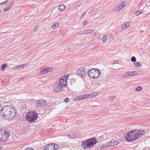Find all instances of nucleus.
<instances>
[{"instance_id": "obj_1", "label": "nucleus", "mask_w": 150, "mask_h": 150, "mask_svg": "<svg viewBox=\"0 0 150 150\" xmlns=\"http://www.w3.org/2000/svg\"><path fill=\"white\" fill-rule=\"evenodd\" d=\"M16 111L10 106H6L1 110V115L9 120L13 119L16 115Z\"/></svg>"}, {"instance_id": "obj_2", "label": "nucleus", "mask_w": 150, "mask_h": 150, "mask_svg": "<svg viewBox=\"0 0 150 150\" xmlns=\"http://www.w3.org/2000/svg\"><path fill=\"white\" fill-rule=\"evenodd\" d=\"M144 133L143 130H132L127 133L125 138L128 142H132L139 139L140 135H142Z\"/></svg>"}, {"instance_id": "obj_3", "label": "nucleus", "mask_w": 150, "mask_h": 150, "mask_svg": "<svg viewBox=\"0 0 150 150\" xmlns=\"http://www.w3.org/2000/svg\"><path fill=\"white\" fill-rule=\"evenodd\" d=\"M97 143L96 139L93 137L83 141L81 146L83 149H88L93 147Z\"/></svg>"}, {"instance_id": "obj_4", "label": "nucleus", "mask_w": 150, "mask_h": 150, "mask_svg": "<svg viewBox=\"0 0 150 150\" xmlns=\"http://www.w3.org/2000/svg\"><path fill=\"white\" fill-rule=\"evenodd\" d=\"M66 88V87L64 88L62 84L59 83L55 84L53 86V89L55 93L64 95L67 93V91L65 90Z\"/></svg>"}, {"instance_id": "obj_5", "label": "nucleus", "mask_w": 150, "mask_h": 150, "mask_svg": "<svg viewBox=\"0 0 150 150\" xmlns=\"http://www.w3.org/2000/svg\"><path fill=\"white\" fill-rule=\"evenodd\" d=\"M88 74L92 78L97 79L100 76V72L98 69L92 68L88 71Z\"/></svg>"}, {"instance_id": "obj_6", "label": "nucleus", "mask_w": 150, "mask_h": 150, "mask_svg": "<svg viewBox=\"0 0 150 150\" xmlns=\"http://www.w3.org/2000/svg\"><path fill=\"white\" fill-rule=\"evenodd\" d=\"M38 115V114L35 112H30L27 114L25 117L28 122H32L37 120Z\"/></svg>"}, {"instance_id": "obj_7", "label": "nucleus", "mask_w": 150, "mask_h": 150, "mask_svg": "<svg viewBox=\"0 0 150 150\" xmlns=\"http://www.w3.org/2000/svg\"><path fill=\"white\" fill-rule=\"evenodd\" d=\"M10 135V133L0 130V142H6Z\"/></svg>"}, {"instance_id": "obj_8", "label": "nucleus", "mask_w": 150, "mask_h": 150, "mask_svg": "<svg viewBox=\"0 0 150 150\" xmlns=\"http://www.w3.org/2000/svg\"><path fill=\"white\" fill-rule=\"evenodd\" d=\"M68 76H62L59 80V83L62 84L64 88H65L67 86V81L68 78Z\"/></svg>"}, {"instance_id": "obj_9", "label": "nucleus", "mask_w": 150, "mask_h": 150, "mask_svg": "<svg viewBox=\"0 0 150 150\" xmlns=\"http://www.w3.org/2000/svg\"><path fill=\"white\" fill-rule=\"evenodd\" d=\"M47 101L41 99L38 100L36 102V106L38 108L44 107L46 105Z\"/></svg>"}, {"instance_id": "obj_10", "label": "nucleus", "mask_w": 150, "mask_h": 150, "mask_svg": "<svg viewBox=\"0 0 150 150\" xmlns=\"http://www.w3.org/2000/svg\"><path fill=\"white\" fill-rule=\"evenodd\" d=\"M76 73L78 75L82 78L85 77L86 75L85 70L83 69L78 70L76 71Z\"/></svg>"}, {"instance_id": "obj_11", "label": "nucleus", "mask_w": 150, "mask_h": 150, "mask_svg": "<svg viewBox=\"0 0 150 150\" xmlns=\"http://www.w3.org/2000/svg\"><path fill=\"white\" fill-rule=\"evenodd\" d=\"M138 74V72L137 71H129L126 72L125 73H124L125 75L131 76L137 75Z\"/></svg>"}, {"instance_id": "obj_12", "label": "nucleus", "mask_w": 150, "mask_h": 150, "mask_svg": "<svg viewBox=\"0 0 150 150\" xmlns=\"http://www.w3.org/2000/svg\"><path fill=\"white\" fill-rule=\"evenodd\" d=\"M53 143L49 144L45 146V150H54Z\"/></svg>"}, {"instance_id": "obj_13", "label": "nucleus", "mask_w": 150, "mask_h": 150, "mask_svg": "<svg viewBox=\"0 0 150 150\" xmlns=\"http://www.w3.org/2000/svg\"><path fill=\"white\" fill-rule=\"evenodd\" d=\"M13 4L14 3L13 2H11L7 7L4 8V11H6L12 8Z\"/></svg>"}, {"instance_id": "obj_14", "label": "nucleus", "mask_w": 150, "mask_h": 150, "mask_svg": "<svg viewBox=\"0 0 150 150\" xmlns=\"http://www.w3.org/2000/svg\"><path fill=\"white\" fill-rule=\"evenodd\" d=\"M125 2H123L122 3L120 4L117 8V10L118 11H120L123 8L125 7V4L124 3Z\"/></svg>"}, {"instance_id": "obj_15", "label": "nucleus", "mask_w": 150, "mask_h": 150, "mask_svg": "<svg viewBox=\"0 0 150 150\" xmlns=\"http://www.w3.org/2000/svg\"><path fill=\"white\" fill-rule=\"evenodd\" d=\"M24 65V64H22L19 66H17L15 67L12 68V69L17 70H20L22 69H24V67H23V66Z\"/></svg>"}, {"instance_id": "obj_16", "label": "nucleus", "mask_w": 150, "mask_h": 150, "mask_svg": "<svg viewBox=\"0 0 150 150\" xmlns=\"http://www.w3.org/2000/svg\"><path fill=\"white\" fill-rule=\"evenodd\" d=\"M66 8V6L63 4H62L59 5V11H62L64 10Z\"/></svg>"}, {"instance_id": "obj_17", "label": "nucleus", "mask_w": 150, "mask_h": 150, "mask_svg": "<svg viewBox=\"0 0 150 150\" xmlns=\"http://www.w3.org/2000/svg\"><path fill=\"white\" fill-rule=\"evenodd\" d=\"M59 23H55L53 24L51 28L52 29H54L56 28L59 25Z\"/></svg>"}, {"instance_id": "obj_18", "label": "nucleus", "mask_w": 150, "mask_h": 150, "mask_svg": "<svg viewBox=\"0 0 150 150\" xmlns=\"http://www.w3.org/2000/svg\"><path fill=\"white\" fill-rule=\"evenodd\" d=\"M87 97L88 96H87L86 95H83L78 96V99L79 100H81L83 99L86 98H87Z\"/></svg>"}, {"instance_id": "obj_19", "label": "nucleus", "mask_w": 150, "mask_h": 150, "mask_svg": "<svg viewBox=\"0 0 150 150\" xmlns=\"http://www.w3.org/2000/svg\"><path fill=\"white\" fill-rule=\"evenodd\" d=\"M93 31V30H86L83 33L85 34H89L91 33H92Z\"/></svg>"}, {"instance_id": "obj_20", "label": "nucleus", "mask_w": 150, "mask_h": 150, "mask_svg": "<svg viewBox=\"0 0 150 150\" xmlns=\"http://www.w3.org/2000/svg\"><path fill=\"white\" fill-rule=\"evenodd\" d=\"M106 144L107 145V146L108 147L114 146V145H113V142L112 141H111L110 142H108Z\"/></svg>"}, {"instance_id": "obj_21", "label": "nucleus", "mask_w": 150, "mask_h": 150, "mask_svg": "<svg viewBox=\"0 0 150 150\" xmlns=\"http://www.w3.org/2000/svg\"><path fill=\"white\" fill-rule=\"evenodd\" d=\"M129 24L128 23H127L123 25L122 26V28L123 29H126L129 26Z\"/></svg>"}, {"instance_id": "obj_22", "label": "nucleus", "mask_w": 150, "mask_h": 150, "mask_svg": "<svg viewBox=\"0 0 150 150\" xmlns=\"http://www.w3.org/2000/svg\"><path fill=\"white\" fill-rule=\"evenodd\" d=\"M107 36L106 35H104L102 38V41L103 43H105L107 39Z\"/></svg>"}, {"instance_id": "obj_23", "label": "nucleus", "mask_w": 150, "mask_h": 150, "mask_svg": "<svg viewBox=\"0 0 150 150\" xmlns=\"http://www.w3.org/2000/svg\"><path fill=\"white\" fill-rule=\"evenodd\" d=\"M40 73L41 74H44L47 73L46 69L40 70Z\"/></svg>"}, {"instance_id": "obj_24", "label": "nucleus", "mask_w": 150, "mask_h": 150, "mask_svg": "<svg viewBox=\"0 0 150 150\" xmlns=\"http://www.w3.org/2000/svg\"><path fill=\"white\" fill-rule=\"evenodd\" d=\"M1 66L2 67V70H4L5 69V68L7 67V64L6 63L4 64H3L1 65Z\"/></svg>"}, {"instance_id": "obj_25", "label": "nucleus", "mask_w": 150, "mask_h": 150, "mask_svg": "<svg viewBox=\"0 0 150 150\" xmlns=\"http://www.w3.org/2000/svg\"><path fill=\"white\" fill-rule=\"evenodd\" d=\"M47 73L50 72L52 71L53 70V68L52 67H49L46 68Z\"/></svg>"}, {"instance_id": "obj_26", "label": "nucleus", "mask_w": 150, "mask_h": 150, "mask_svg": "<svg viewBox=\"0 0 150 150\" xmlns=\"http://www.w3.org/2000/svg\"><path fill=\"white\" fill-rule=\"evenodd\" d=\"M107 147H108L107 146V144L102 145L100 146V148L101 149H105Z\"/></svg>"}, {"instance_id": "obj_27", "label": "nucleus", "mask_w": 150, "mask_h": 150, "mask_svg": "<svg viewBox=\"0 0 150 150\" xmlns=\"http://www.w3.org/2000/svg\"><path fill=\"white\" fill-rule=\"evenodd\" d=\"M143 13V11L140 12L139 11H137L134 13V14L136 16H138L140 14Z\"/></svg>"}, {"instance_id": "obj_28", "label": "nucleus", "mask_w": 150, "mask_h": 150, "mask_svg": "<svg viewBox=\"0 0 150 150\" xmlns=\"http://www.w3.org/2000/svg\"><path fill=\"white\" fill-rule=\"evenodd\" d=\"M135 64L136 66H137L138 67H140L141 66V64L139 62H136L134 63Z\"/></svg>"}, {"instance_id": "obj_29", "label": "nucleus", "mask_w": 150, "mask_h": 150, "mask_svg": "<svg viewBox=\"0 0 150 150\" xmlns=\"http://www.w3.org/2000/svg\"><path fill=\"white\" fill-rule=\"evenodd\" d=\"M131 60L132 62H134L136 61V59L133 56L131 58Z\"/></svg>"}, {"instance_id": "obj_30", "label": "nucleus", "mask_w": 150, "mask_h": 150, "mask_svg": "<svg viewBox=\"0 0 150 150\" xmlns=\"http://www.w3.org/2000/svg\"><path fill=\"white\" fill-rule=\"evenodd\" d=\"M54 145V150H57L59 148V146L58 145H55V144H53Z\"/></svg>"}, {"instance_id": "obj_31", "label": "nucleus", "mask_w": 150, "mask_h": 150, "mask_svg": "<svg viewBox=\"0 0 150 150\" xmlns=\"http://www.w3.org/2000/svg\"><path fill=\"white\" fill-rule=\"evenodd\" d=\"M142 89V87L140 86H138L137 87V88H136V90L137 91H141Z\"/></svg>"}, {"instance_id": "obj_32", "label": "nucleus", "mask_w": 150, "mask_h": 150, "mask_svg": "<svg viewBox=\"0 0 150 150\" xmlns=\"http://www.w3.org/2000/svg\"><path fill=\"white\" fill-rule=\"evenodd\" d=\"M113 142V145H117L119 144V141H115Z\"/></svg>"}, {"instance_id": "obj_33", "label": "nucleus", "mask_w": 150, "mask_h": 150, "mask_svg": "<svg viewBox=\"0 0 150 150\" xmlns=\"http://www.w3.org/2000/svg\"><path fill=\"white\" fill-rule=\"evenodd\" d=\"M115 96H108V98L109 99H115Z\"/></svg>"}, {"instance_id": "obj_34", "label": "nucleus", "mask_w": 150, "mask_h": 150, "mask_svg": "<svg viewBox=\"0 0 150 150\" xmlns=\"http://www.w3.org/2000/svg\"><path fill=\"white\" fill-rule=\"evenodd\" d=\"M95 96V95H94V94L91 93L90 94H89L88 95V96L90 97H94Z\"/></svg>"}, {"instance_id": "obj_35", "label": "nucleus", "mask_w": 150, "mask_h": 150, "mask_svg": "<svg viewBox=\"0 0 150 150\" xmlns=\"http://www.w3.org/2000/svg\"><path fill=\"white\" fill-rule=\"evenodd\" d=\"M69 99L68 98H66L64 100V101L66 103H67L69 101Z\"/></svg>"}, {"instance_id": "obj_36", "label": "nucleus", "mask_w": 150, "mask_h": 150, "mask_svg": "<svg viewBox=\"0 0 150 150\" xmlns=\"http://www.w3.org/2000/svg\"><path fill=\"white\" fill-rule=\"evenodd\" d=\"M8 1H5V2L2 3L1 4V5H4V4H6V3Z\"/></svg>"}, {"instance_id": "obj_37", "label": "nucleus", "mask_w": 150, "mask_h": 150, "mask_svg": "<svg viewBox=\"0 0 150 150\" xmlns=\"http://www.w3.org/2000/svg\"><path fill=\"white\" fill-rule=\"evenodd\" d=\"M38 28V26H35L34 29V31H35Z\"/></svg>"}, {"instance_id": "obj_38", "label": "nucleus", "mask_w": 150, "mask_h": 150, "mask_svg": "<svg viewBox=\"0 0 150 150\" xmlns=\"http://www.w3.org/2000/svg\"><path fill=\"white\" fill-rule=\"evenodd\" d=\"M88 23V21H86L84 22L83 25L84 26H85L86 25V24Z\"/></svg>"}, {"instance_id": "obj_39", "label": "nucleus", "mask_w": 150, "mask_h": 150, "mask_svg": "<svg viewBox=\"0 0 150 150\" xmlns=\"http://www.w3.org/2000/svg\"><path fill=\"white\" fill-rule=\"evenodd\" d=\"M86 13V12H85L82 14V15H81V18H82L84 16Z\"/></svg>"}, {"instance_id": "obj_40", "label": "nucleus", "mask_w": 150, "mask_h": 150, "mask_svg": "<svg viewBox=\"0 0 150 150\" xmlns=\"http://www.w3.org/2000/svg\"><path fill=\"white\" fill-rule=\"evenodd\" d=\"M113 64H118V62L117 61H114L113 62Z\"/></svg>"}, {"instance_id": "obj_41", "label": "nucleus", "mask_w": 150, "mask_h": 150, "mask_svg": "<svg viewBox=\"0 0 150 150\" xmlns=\"http://www.w3.org/2000/svg\"><path fill=\"white\" fill-rule=\"evenodd\" d=\"M78 97H77L75 98L74 99V100H79L78 99Z\"/></svg>"}, {"instance_id": "obj_42", "label": "nucleus", "mask_w": 150, "mask_h": 150, "mask_svg": "<svg viewBox=\"0 0 150 150\" xmlns=\"http://www.w3.org/2000/svg\"><path fill=\"white\" fill-rule=\"evenodd\" d=\"M71 47H68V50H71Z\"/></svg>"}, {"instance_id": "obj_43", "label": "nucleus", "mask_w": 150, "mask_h": 150, "mask_svg": "<svg viewBox=\"0 0 150 150\" xmlns=\"http://www.w3.org/2000/svg\"><path fill=\"white\" fill-rule=\"evenodd\" d=\"M79 34H82V33H79Z\"/></svg>"}, {"instance_id": "obj_44", "label": "nucleus", "mask_w": 150, "mask_h": 150, "mask_svg": "<svg viewBox=\"0 0 150 150\" xmlns=\"http://www.w3.org/2000/svg\"><path fill=\"white\" fill-rule=\"evenodd\" d=\"M67 136H69V137L70 136V135H68Z\"/></svg>"}, {"instance_id": "obj_45", "label": "nucleus", "mask_w": 150, "mask_h": 150, "mask_svg": "<svg viewBox=\"0 0 150 150\" xmlns=\"http://www.w3.org/2000/svg\"><path fill=\"white\" fill-rule=\"evenodd\" d=\"M1 149V146H0V150Z\"/></svg>"}, {"instance_id": "obj_46", "label": "nucleus", "mask_w": 150, "mask_h": 150, "mask_svg": "<svg viewBox=\"0 0 150 150\" xmlns=\"http://www.w3.org/2000/svg\"><path fill=\"white\" fill-rule=\"evenodd\" d=\"M1 12V11L0 10V13Z\"/></svg>"}, {"instance_id": "obj_47", "label": "nucleus", "mask_w": 150, "mask_h": 150, "mask_svg": "<svg viewBox=\"0 0 150 150\" xmlns=\"http://www.w3.org/2000/svg\"><path fill=\"white\" fill-rule=\"evenodd\" d=\"M149 150H150V149Z\"/></svg>"}]
</instances>
